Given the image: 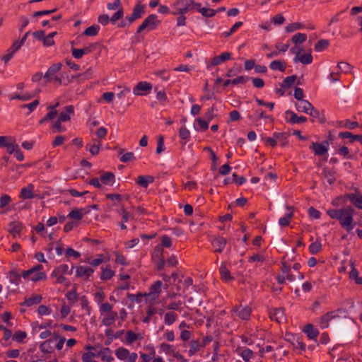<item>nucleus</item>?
<instances>
[{"label": "nucleus", "instance_id": "nucleus-8", "mask_svg": "<svg viewBox=\"0 0 362 362\" xmlns=\"http://www.w3.org/2000/svg\"><path fill=\"white\" fill-rule=\"evenodd\" d=\"M342 312H345V310L343 309H338L337 310L327 312L326 314L323 315L321 317L320 322L321 327L327 328L329 325V322L332 319L338 317H339L338 313H341Z\"/></svg>", "mask_w": 362, "mask_h": 362}, {"label": "nucleus", "instance_id": "nucleus-46", "mask_svg": "<svg viewBox=\"0 0 362 362\" xmlns=\"http://www.w3.org/2000/svg\"><path fill=\"white\" fill-rule=\"evenodd\" d=\"M129 354V351L127 349L123 347L118 348L115 351L117 357L120 360H124L127 358Z\"/></svg>", "mask_w": 362, "mask_h": 362}, {"label": "nucleus", "instance_id": "nucleus-60", "mask_svg": "<svg viewBox=\"0 0 362 362\" xmlns=\"http://www.w3.org/2000/svg\"><path fill=\"white\" fill-rule=\"evenodd\" d=\"M27 334L25 332L17 331L13 336V339L17 342H21L26 337Z\"/></svg>", "mask_w": 362, "mask_h": 362}, {"label": "nucleus", "instance_id": "nucleus-35", "mask_svg": "<svg viewBox=\"0 0 362 362\" xmlns=\"http://www.w3.org/2000/svg\"><path fill=\"white\" fill-rule=\"evenodd\" d=\"M117 317V313L116 312L110 313L102 320V323L105 326H110L115 322Z\"/></svg>", "mask_w": 362, "mask_h": 362}, {"label": "nucleus", "instance_id": "nucleus-54", "mask_svg": "<svg viewBox=\"0 0 362 362\" xmlns=\"http://www.w3.org/2000/svg\"><path fill=\"white\" fill-rule=\"evenodd\" d=\"M124 16V10L122 7H120L117 12H115L112 17L110 18L112 23L115 24L117 21L122 18Z\"/></svg>", "mask_w": 362, "mask_h": 362}, {"label": "nucleus", "instance_id": "nucleus-51", "mask_svg": "<svg viewBox=\"0 0 362 362\" xmlns=\"http://www.w3.org/2000/svg\"><path fill=\"white\" fill-rule=\"evenodd\" d=\"M114 274L115 272L110 269H103L100 279L103 281L109 280L114 276Z\"/></svg>", "mask_w": 362, "mask_h": 362}, {"label": "nucleus", "instance_id": "nucleus-44", "mask_svg": "<svg viewBox=\"0 0 362 362\" xmlns=\"http://www.w3.org/2000/svg\"><path fill=\"white\" fill-rule=\"evenodd\" d=\"M177 320V315L173 312H168L165 314L164 322L165 325H170Z\"/></svg>", "mask_w": 362, "mask_h": 362}, {"label": "nucleus", "instance_id": "nucleus-37", "mask_svg": "<svg viewBox=\"0 0 362 362\" xmlns=\"http://www.w3.org/2000/svg\"><path fill=\"white\" fill-rule=\"evenodd\" d=\"M115 175L111 172H107L101 175L100 180L105 185H109L115 182Z\"/></svg>", "mask_w": 362, "mask_h": 362}, {"label": "nucleus", "instance_id": "nucleus-47", "mask_svg": "<svg viewBox=\"0 0 362 362\" xmlns=\"http://www.w3.org/2000/svg\"><path fill=\"white\" fill-rule=\"evenodd\" d=\"M293 212L287 213L284 217H281L279 220V223L281 226H288L290 223V220L293 217Z\"/></svg>", "mask_w": 362, "mask_h": 362}, {"label": "nucleus", "instance_id": "nucleus-11", "mask_svg": "<svg viewBox=\"0 0 362 362\" xmlns=\"http://www.w3.org/2000/svg\"><path fill=\"white\" fill-rule=\"evenodd\" d=\"M93 269L85 266H78L76 267V276L88 280V278L93 274Z\"/></svg>", "mask_w": 362, "mask_h": 362}, {"label": "nucleus", "instance_id": "nucleus-20", "mask_svg": "<svg viewBox=\"0 0 362 362\" xmlns=\"http://www.w3.org/2000/svg\"><path fill=\"white\" fill-rule=\"evenodd\" d=\"M74 108L73 105H68L65 107V110L62 112L58 117L59 122H66L70 119V115L74 114Z\"/></svg>", "mask_w": 362, "mask_h": 362}, {"label": "nucleus", "instance_id": "nucleus-15", "mask_svg": "<svg viewBox=\"0 0 362 362\" xmlns=\"http://www.w3.org/2000/svg\"><path fill=\"white\" fill-rule=\"evenodd\" d=\"M230 53L228 52H226L220 54L219 56L214 57L211 59V64L207 65V69H211V66H217L221 62H224L226 60L230 59Z\"/></svg>", "mask_w": 362, "mask_h": 362}, {"label": "nucleus", "instance_id": "nucleus-27", "mask_svg": "<svg viewBox=\"0 0 362 362\" xmlns=\"http://www.w3.org/2000/svg\"><path fill=\"white\" fill-rule=\"evenodd\" d=\"M42 298L41 295L36 294L30 298H25L24 302L21 303V305L30 307L33 305L39 304L42 301Z\"/></svg>", "mask_w": 362, "mask_h": 362}, {"label": "nucleus", "instance_id": "nucleus-34", "mask_svg": "<svg viewBox=\"0 0 362 362\" xmlns=\"http://www.w3.org/2000/svg\"><path fill=\"white\" fill-rule=\"evenodd\" d=\"M21 274L18 273L15 269H12L8 273V279L9 281L15 285H18L21 280Z\"/></svg>", "mask_w": 362, "mask_h": 362}, {"label": "nucleus", "instance_id": "nucleus-49", "mask_svg": "<svg viewBox=\"0 0 362 362\" xmlns=\"http://www.w3.org/2000/svg\"><path fill=\"white\" fill-rule=\"evenodd\" d=\"M266 117V115L264 112L262 110H257L255 111V115H248V118L252 122H257L261 118Z\"/></svg>", "mask_w": 362, "mask_h": 362}, {"label": "nucleus", "instance_id": "nucleus-53", "mask_svg": "<svg viewBox=\"0 0 362 362\" xmlns=\"http://www.w3.org/2000/svg\"><path fill=\"white\" fill-rule=\"evenodd\" d=\"M138 338V334L132 330H128L126 333V341L129 344L134 342Z\"/></svg>", "mask_w": 362, "mask_h": 362}, {"label": "nucleus", "instance_id": "nucleus-28", "mask_svg": "<svg viewBox=\"0 0 362 362\" xmlns=\"http://www.w3.org/2000/svg\"><path fill=\"white\" fill-rule=\"evenodd\" d=\"M269 68L274 71L279 70L284 72L286 68V63L281 60H274L270 63Z\"/></svg>", "mask_w": 362, "mask_h": 362}, {"label": "nucleus", "instance_id": "nucleus-30", "mask_svg": "<svg viewBox=\"0 0 362 362\" xmlns=\"http://www.w3.org/2000/svg\"><path fill=\"white\" fill-rule=\"evenodd\" d=\"M84 214H86V211L84 209H74L69 214L68 217L76 221H79L82 219Z\"/></svg>", "mask_w": 362, "mask_h": 362}, {"label": "nucleus", "instance_id": "nucleus-23", "mask_svg": "<svg viewBox=\"0 0 362 362\" xmlns=\"http://www.w3.org/2000/svg\"><path fill=\"white\" fill-rule=\"evenodd\" d=\"M235 352L238 354L245 362L249 361L254 354L253 351L251 349H242L240 347H238L235 350Z\"/></svg>", "mask_w": 362, "mask_h": 362}, {"label": "nucleus", "instance_id": "nucleus-26", "mask_svg": "<svg viewBox=\"0 0 362 362\" xmlns=\"http://www.w3.org/2000/svg\"><path fill=\"white\" fill-rule=\"evenodd\" d=\"M154 181V177L150 175H140L137 177L136 181V184L144 188H146L149 183H152Z\"/></svg>", "mask_w": 362, "mask_h": 362}, {"label": "nucleus", "instance_id": "nucleus-39", "mask_svg": "<svg viewBox=\"0 0 362 362\" xmlns=\"http://www.w3.org/2000/svg\"><path fill=\"white\" fill-rule=\"evenodd\" d=\"M69 272V267L67 264H60L57 268L54 269L52 272V276H57L59 274H64L66 273H68Z\"/></svg>", "mask_w": 362, "mask_h": 362}, {"label": "nucleus", "instance_id": "nucleus-10", "mask_svg": "<svg viewBox=\"0 0 362 362\" xmlns=\"http://www.w3.org/2000/svg\"><path fill=\"white\" fill-rule=\"evenodd\" d=\"M269 317L272 320L281 323L286 320L285 311L283 308H274L269 311Z\"/></svg>", "mask_w": 362, "mask_h": 362}, {"label": "nucleus", "instance_id": "nucleus-16", "mask_svg": "<svg viewBox=\"0 0 362 362\" xmlns=\"http://www.w3.org/2000/svg\"><path fill=\"white\" fill-rule=\"evenodd\" d=\"M233 312L235 313L240 319L247 320L250 318L251 309L247 306L242 308L235 307L233 309Z\"/></svg>", "mask_w": 362, "mask_h": 362}, {"label": "nucleus", "instance_id": "nucleus-1", "mask_svg": "<svg viewBox=\"0 0 362 362\" xmlns=\"http://www.w3.org/2000/svg\"><path fill=\"white\" fill-rule=\"evenodd\" d=\"M328 216L333 219L339 221L340 226L348 233L351 232L356 226L354 220V209L351 206L339 209H329Z\"/></svg>", "mask_w": 362, "mask_h": 362}, {"label": "nucleus", "instance_id": "nucleus-21", "mask_svg": "<svg viewBox=\"0 0 362 362\" xmlns=\"http://www.w3.org/2000/svg\"><path fill=\"white\" fill-rule=\"evenodd\" d=\"M296 107L298 112H303L308 114L310 112V110H312L313 105L308 100H303L296 103Z\"/></svg>", "mask_w": 362, "mask_h": 362}, {"label": "nucleus", "instance_id": "nucleus-40", "mask_svg": "<svg viewBox=\"0 0 362 362\" xmlns=\"http://www.w3.org/2000/svg\"><path fill=\"white\" fill-rule=\"evenodd\" d=\"M307 39V35L304 33H298L293 35L291 41L293 44L298 45L304 42Z\"/></svg>", "mask_w": 362, "mask_h": 362}, {"label": "nucleus", "instance_id": "nucleus-17", "mask_svg": "<svg viewBox=\"0 0 362 362\" xmlns=\"http://www.w3.org/2000/svg\"><path fill=\"white\" fill-rule=\"evenodd\" d=\"M211 245L215 252L221 253L226 245V239L223 237L216 238L211 241Z\"/></svg>", "mask_w": 362, "mask_h": 362}, {"label": "nucleus", "instance_id": "nucleus-48", "mask_svg": "<svg viewBox=\"0 0 362 362\" xmlns=\"http://www.w3.org/2000/svg\"><path fill=\"white\" fill-rule=\"evenodd\" d=\"M304 27V25L301 23H293L288 24L285 28V31L286 33H293L297 30L301 29Z\"/></svg>", "mask_w": 362, "mask_h": 362}, {"label": "nucleus", "instance_id": "nucleus-57", "mask_svg": "<svg viewBox=\"0 0 362 362\" xmlns=\"http://www.w3.org/2000/svg\"><path fill=\"white\" fill-rule=\"evenodd\" d=\"M337 68L342 72L348 73L352 69V66L346 62H341L337 64Z\"/></svg>", "mask_w": 362, "mask_h": 362}, {"label": "nucleus", "instance_id": "nucleus-33", "mask_svg": "<svg viewBox=\"0 0 362 362\" xmlns=\"http://www.w3.org/2000/svg\"><path fill=\"white\" fill-rule=\"evenodd\" d=\"M334 174L335 173L334 171L329 170L327 168H324L322 170V175L329 185L333 184L336 180Z\"/></svg>", "mask_w": 362, "mask_h": 362}, {"label": "nucleus", "instance_id": "nucleus-29", "mask_svg": "<svg viewBox=\"0 0 362 362\" xmlns=\"http://www.w3.org/2000/svg\"><path fill=\"white\" fill-rule=\"evenodd\" d=\"M339 136L341 139L350 138L351 139L350 142H353L354 141H358L362 144V134L361 135L352 134L349 132H340L339 134Z\"/></svg>", "mask_w": 362, "mask_h": 362}, {"label": "nucleus", "instance_id": "nucleus-58", "mask_svg": "<svg viewBox=\"0 0 362 362\" xmlns=\"http://www.w3.org/2000/svg\"><path fill=\"white\" fill-rule=\"evenodd\" d=\"M120 161L123 163H128L135 160L134 154L132 152H127L124 153L119 158Z\"/></svg>", "mask_w": 362, "mask_h": 362}, {"label": "nucleus", "instance_id": "nucleus-31", "mask_svg": "<svg viewBox=\"0 0 362 362\" xmlns=\"http://www.w3.org/2000/svg\"><path fill=\"white\" fill-rule=\"evenodd\" d=\"M221 278L226 282H229L233 279L230 275V271L226 268V265L223 264L220 267Z\"/></svg>", "mask_w": 362, "mask_h": 362}, {"label": "nucleus", "instance_id": "nucleus-18", "mask_svg": "<svg viewBox=\"0 0 362 362\" xmlns=\"http://www.w3.org/2000/svg\"><path fill=\"white\" fill-rule=\"evenodd\" d=\"M62 68L61 63H57L52 64L45 73L44 78L47 80L48 82H50L52 80V76L57 73Z\"/></svg>", "mask_w": 362, "mask_h": 362}, {"label": "nucleus", "instance_id": "nucleus-50", "mask_svg": "<svg viewBox=\"0 0 362 362\" xmlns=\"http://www.w3.org/2000/svg\"><path fill=\"white\" fill-rule=\"evenodd\" d=\"M190 344L191 346L189 350V355L192 356L199 350L200 343L198 340H192Z\"/></svg>", "mask_w": 362, "mask_h": 362}, {"label": "nucleus", "instance_id": "nucleus-63", "mask_svg": "<svg viewBox=\"0 0 362 362\" xmlns=\"http://www.w3.org/2000/svg\"><path fill=\"white\" fill-rule=\"evenodd\" d=\"M11 202V197L8 194H4L0 197V208L3 209Z\"/></svg>", "mask_w": 362, "mask_h": 362}, {"label": "nucleus", "instance_id": "nucleus-36", "mask_svg": "<svg viewBox=\"0 0 362 362\" xmlns=\"http://www.w3.org/2000/svg\"><path fill=\"white\" fill-rule=\"evenodd\" d=\"M153 304H152V302H151V305L148 306V308H146V314H147V316L144 317L142 319V322L144 323H149L150 320H151V317L156 313H157V309L156 308L153 307Z\"/></svg>", "mask_w": 362, "mask_h": 362}, {"label": "nucleus", "instance_id": "nucleus-56", "mask_svg": "<svg viewBox=\"0 0 362 362\" xmlns=\"http://www.w3.org/2000/svg\"><path fill=\"white\" fill-rule=\"evenodd\" d=\"M145 296V293L144 294H142L141 293H137L136 295L135 294H131V293H128L127 294V298L128 299L131 301V302H137V303H141V300H142V298L143 297Z\"/></svg>", "mask_w": 362, "mask_h": 362}, {"label": "nucleus", "instance_id": "nucleus-59", "mask_svg": "<svg viewBox=\"0 0 362 362\" xmlns=\"http://www.w3.org/2000/svg\"><path fill=\"white\" fill-rule=\"evenodd\" d=\"M179 136L181 139L188 140L190 137V132L186 127H182L179 130Z\"/></svg>", "mask_w": 362, "mask_h": 362}, {"label": "nucleus", "instance_id": "nucleus-22", "mask_svg": "<svg viewBox=\"0 0 362 362\" xmlns=\"http://www.w3.org/2000/svg\"><path fill=\"white\" fill-rule=\"evenodd\" d=\"M303 332L307 334L308 337L310 339H316L319 332L315 329L311 324L306 325L303 328Z\"/></svg>", "mask_w": 362, "mask_h": 362}, {"label": "nucleus", "instance_id": "nucleus-42", "mask_svg": "<svg viewBox=\"0 0 362 362\" xmlns=\"http://www.w3.org/2000/svg\"><path fill=\"white\" fill-rule=\"evenodd\" d=\"M329 43L327 40L321 39L317 41V42L315 45V49L317 52H322L327 49L329 46Z\"/></svg>", "mask_w": 362, "mask_h": 362}, {"label": "nucleus", "instance_id": "nucleus-6", "mask_svg": "<svg viewBox=\"0 0 362 362\" xmlns=\"http://www.w3.org/2000/svg\"><path fill=\"white\" fill-rule=\"evenodd\" d=\"M287 137L288 134L286 132H275L273 134L272 137H268L265 139V141L269 144L272 147L276 145L277 139H283L284 141L281 144V146L284 147L287 145Z\"/></svg>", "mask_w": 362, "mask_h": 362}, {"label": "nucleus", "instance_id": "nucleus-32", "mask_svg": "<svg viewBox=\"0 0 362 362\" xmlns=\"http://www.w3.org/2000/svg\"><path fill=\"white\" fill-rule=\"evenodd\" d=\"M351 269L349 272V278L354 279L357 284L362 285V276L358 277V272L355 268L354 262H351Z\"/></svg>", "mask_w": 362, "mask_h": 362}, {"label": "nucleus", "instance_id": "nucleus-13", "mask_svg": "<svg viewBox=\"0 0 362 362\" xmlns=\"http://www.w3.org/2000/svg\"><path fill=\"white\" fill-rule=\"evenodd\" d=\"M346 197L350 202L358 209H362V193H349L346 194Z\"/></svg>", "mask_w": 362, "mask_h": 362}, {"label": "nucleus", "instance_id": "nucleus-61", "mask_svg": "<svg viewBox=\"0 0 362 362\" xmlns=\"http://www.w3.org/2000/svg\"><path fill=\"white\" fill-rule=\"evenodd\" d=\"M57 115V110H50V111L40 121V124H43L46 121L55 118Z\"/></svg>", "mask_w": 362, "mask_h": 362}, {"label": "nucleus", "instance_id": "nucleus-12", "mask_svg": "<svg viewBox=\"0 0 362 362\" xmlns=\"http://www.w3.org/2000/svg\"><path fill=\"white\" fill-rule=\"evenodd\" d=\"M324 144L327 146L329 145V142L327 141H325L323 144L313 142L310 148L312 149L317 156L325 155L327 152L328 148Z\"/></svg>", "mask_w": 362, "mask_h": 362}, {"label": "nucleus", "instance_id": "nucleus-38", "mask_svg": "<svg viewBox=\"0 0 362 362\" xmlns=\"http://www.w3.org/2000/svg\"><path fill=\"white\" fill-rule=\"evenodd\" d=\"M21 230V225L17 222H11L9 224L8 231L11 233L13 237H16V235H18Z\"/></svg>", "mask_w": 362, "mask_h": 362}, {"label": "nucleus", "instance_id": "nucleus-64", "mask_svg": "<svg viewBox=\"0 0 362 362\" xmlns=\"http://www.w3.org/2000/svg\"><path fill=\"white\" fill-rule=\"evenodd\" d=\"M293 340L294 341L291 343L293 349H300L301 350L305 349V344L299 337H297L296 339L293 337Z\"/></svg>", "mask_w": 362, "mask_h": 362}, {"label": "nucleus", "instance_id": "nucleus-24", "mask_svg": "<svg viewBox=\"0 0 362 362\" xmlns=\"http://www.w3.org/2000/svg\"><path fill=\"white\" fill-rule=\"evenodd\" d=\"M54 340L55 339H47L43 343L40 344V350L44 353H52L54 350Z\"/></svg>", "mask_w": 362, "mask_h": 362}, {"label": "nucleus", "instance_id": "nucleus-3", "mask_svg": "<svg viewBox=\"0 0 362 362\" xmlns=\"http://www.w3.org/2000/svg\"><path fill=\"white\" fill-rule=\"evenodd\" d=\"M41 269H42V265L37 264L28 270L23 271L22 276L24 279H26L30 276V274L35 273V274L30 278L31 281H38L45 280L46 279V274L45 272H40Z\"/></svg>", "mask_w": 362, "mask_h": 362}, {"label": "nucleus", "instance_id": "nucleus-52", "mask_svg": "<svg viewBox=\"0 0 362 362\" xmlns=\"http://www.w3.org/2000/svg\"><path fill=\"white\" fill-rule=\"evenodd\" d=\"M322 244L320 241H315L309 246L310 252L313 255L317 254L321 250Z\"/></svg>", "mask_w": 362, "mask_h": 362}, {"label": "nucleus", "instance_id": "nucleus-14", "mask_svg": "<svg viewBox=\"0 0 362 362\" xmlns=\"http://www.w3.org/2000/svg\"><path fill=\"white\" fill-rule=\"evenodd\" d=\"M144 12V6L140 4H136L134 9L133 12L127 18L129 25H131L134 21H135L136 19H139L141 18L142 13Z\"/></svg>", "mask_w": 362, "mask_h": 362}, {"label": "nucleus", "instance_id": "nucleus-43", "mask_svg": "<svg viewBox=\"0 0 362 362\" xmlns=\"http://www.w3.org/2000/svg\"><path fill=\"white\" fill-rule=\"evenodd\" d=\"M296 78V75L287 76L286 78H284L282 83L281 84V87L284 88V89L288 88L294 83Z\"/></svg>", "mask_w": 362, "mask_h": 362}, {"label": "nucleus", "instance_id": "nucleus-45", "mask_svg": "<svg viewBox=\"0 0 362 362\" xmlns=\"http://www.w3.org/2000/svg\"><path fill=\"white\" fill-rule=\"evenodd\" d=\"M99 30H100L99 25H93L87 28L84 30L83 34L87 36H95L98 35Z\"/></svg>", "mask_w": 362, "mask_h": 362}, {"label": "nucleus", "instance_id": "nucleus-7", "mask_svg": "<svg viewBox=\"0 0 362 362\" xmlns=\"http://www.w3.org/2000/svg\"><path fill=\"white\" fill-rule=\"evenodd\" d=\"M152 89V85L146 81H140L133 89V93L135 95H145L150 93Z\"/></svg>", "mask_w": 362, "mask_h": 362}, {"label": "nucleus", "instance_id": "nucleus-19", "mask_svg": "<svg viewBox=\"0 0 362 362\" xmlns=\"http://www.w3.org/2000/svg\"><path fill=\"white\" fill-rule=\"evenodd\" d=\"M33 189L34 185L33 184H29L26 187L22 188L20 193V197L23 199L34 198L35 195L33 192Z\"/></svg>", "mask_w": 362, "mask_h": 362}, {"label": "nucleus", "instance_id": "nucleus-4", "mask_svg": "<svg viewBox=\"0 0 362 362\" xmlns=\"http://www.w3.org/2000/svg\"><path fill=\"white\" fill-rule=\"evenodd\" d=\"M158 23L159 21H157V16L155 14H151L139 26L136 33H140L146 28L153 30L157 27Z\"/></svg>", "mask_w": 362, "mask_h": 362}, {"label": "nucleus", "instance_id": "nucleus-41", "mask_svg": "<svg viewBox=\"0 0 362 362\" xmlns=\"http://www.w3.org/2000/svg\"><path fill=\"white\" fill-rule=\"evenodd\" d=\"M197 11L202 13V15L204 17L211 18L214 16L216 14V11L208 8H201V6L197 8Z\"/></svg>", "mask_w": 362, "mask_h": 362}, {"label": "nucleus", "instance_id": "nucleus-62", "mask_svg": "<svg viewBox=\"0 0 362 362\" xmlns=\"http://www.w3.org/2000/svg\"><path fill=\"white\" fill-rule=\"evenodd\" d=\"M66 298L71 303H74L78 298V294L76 289H72L66 294Z\"/></svg>", "mask_w": 362, "mask_h": 362}, {"label": "nucleus", "instance_id": "nucleus-5", "mask_svg": "<svg viewBox=\"0 0 362 362\" xmlns=\"http://www.w3.org/2000/svg\"><path fill=\"white\" fill-rule=\"evenodd\" d=\"M162 285V281H156L151 286L149 293H145L146 297L151 298V302H152V304H153L156 300L158 298L159 294L161 292Z\"/></svg>", "mask_w": 362, "mask_h": 362}, {"label": "nucleus", "instance_id": "nucleus-55", "mask_svg": "<svg viewBox=\"0 0 362 362\" xmlns=\"http://www.w3.org/2000/svg\"><path fill=\"white\" fill-rule=\"evenodd\" d=\"M93 71L91 68L88 69L85 72L78 74L76 77L79 78L80 81L87 80L91 77Z\"/></svg>", "mask_w": 362, "mask_h": 362}, {"label": "nucleus", "instance_id": "nucleus-25", "mask_svg": "<svg viewBox=\"0 0 362 362\" xmlns=\"http://www.w3.org/2000/svg\"><path fill=\"white\" fill-rule=\"evenodd\" d=\"M286 114L291 115V117L288 122L291 124L304 123L307 121V117L303 116L298 117L295 112L291 110L286 111Z\"/></svg>", "mask_w": 362, "mask_h": 362}, {"label": "nucleus", "instance_id": "nucleus-2", "mask_svg": "<svg viewBox=\"0 0 362 362\" xmlns=\"http://www.w3.org/2000/svg\"><path fill=\"white\" fill-rule=\"evenodd\" d=\"M201 6L200 3H197L194 0H177L172 6L173 11L171 13L174 16L178 14H185L192 11Z\"/></svg>", "mask_w": 362, "mask_h": 362}, {"label": "nucleus", "instance_id": "nucleus-9", "mask_svg": "<svg viewBox=\"0 0 362 362\" xmlns=\"http://www.w3.org/2000/svg\"><path fill=\"white\" fill-rule=\"evenodd\" d=\"M304 52L303 47L298 49L297 56L293 59L294 62H300L303 64H310L313 62V56L311 54V50H309L308 53L302 54Z\"/></svg>", "mask_w": 362, "mask_h": 362}]
</instances>
